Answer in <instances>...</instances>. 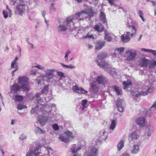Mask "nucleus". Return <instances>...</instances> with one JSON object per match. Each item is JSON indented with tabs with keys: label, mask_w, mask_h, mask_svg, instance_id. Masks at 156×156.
Listing matches in <instances>:
<instances>
[{
	"label": "nucleus",
	"mask_w": 156,
	"mask_h": 156,
	"mask_svg": "<svg viewBox=\"0 0 156 156\" xmlns=\"http://www.w3.org/2000/svg\"><path fill=\"white\" fill-rule=\"evenodd\" d=\"M122 99H119L117 101L116 104L117 106L122 105Z\"/></svg>",
	"instance_id": "49"
},
{
	"label": "nucleus",
	"mask_w": 156,
	"mask_h": 156,
	"mask_svg": "<svg viewBox=\"0 0 156 156\" xmlns=\"http://www.w3.org/2000/svg\"><path fill=\"white\" fill-rule=\"evenodd\" d=\"M36 82L38 84H41V80H38L37 79H36L35 80Z\"/></svg>",
	"instance_id": "59"
},
{
	"label": "nucleus",
	"mask_w": 156,
	"mask_h": 156,
	"mask_svg": "<svg viewBox=\"0 0 156 156\" xmlns=\"http://www.w3.org/2000/svg\"><path fill=\"white\" fill-rule=\"evenodd\" d=\"M71 51L69 50L67 51L66 52L65 54V59L66 61H67L68 60V56L69 54L70 53Z\"/></svg>",
	"instance_id": "45"
},
{
	"label": "nucleus",
	"mask_w": 156,
	"mask_h": 156,
	"mask_svg": "<svg viewBox=\"0 0 156 156\" xmlns=\"http://www.w3.org/2000/svg\"><path fill=\"white\" fill-rule=\"evenodd\" d=\"M124 146V142L123 141H121L117 145V148L118 151H119Z\"/></svg>",
	"instance_id": "34"
},
{
	"label": "nucleus",
	"mask_w": 156,
	"mask_h": 156,
	"mask_svg": "<svg viewBox=\"0 0 156 156\" xmlns=\"http://www.w3.org/2000/svg\"><path fill=\"white\" fill-rule=\"evenodd\" d=\"M84 38H93V37L92 35H91L89 34H87L86 36H85Z\"/></svg>",
	"instance_id": "54"
},
{
	"label": "nucleus",
	"mask_w": 156,
	"mask_h": 156,
	"mask_svg": "<svg viewBox=\"0 0 156 156\" xmlns=\"http://www.w3.org/2000/svg\"><path fill=\"white\" fill-rule=\"evenodd\" d=\"M73 91L78 93L82 92L84 94H86L87 93V91L83 90L81 87L80 89L77 86H73Z\"/></svg>",
	"instance_id": "19"
},
{
	"label": "nucleus",
	"mask_w": 156,
	"mask_h": 156,
	"mask_svg": "<svg viewBox=\"0 0 156 156\" xmlns=\"http://www.w3.org/2000/svg\"><path fill=\"white\" fill-rule=\"evenodd\" d=\"M26 138L27 136L23 134L21 135L19 138L22 140H23L24 139H26Z\"/></svg>",
	"instance_id": "56"
},
{
	"label": "nucleus",
	"mask_w": 156,
	"mask_h": 156,
	"mask_svg": "<svg viewBox=\"0 0 156 156\" xmlns=\"http://www.w3.org/2000/svg\"><path fill=\"white\" fill-rule=\"evenodd\" d=\"M99 134L100 137H101L102 139L105 140L107 137V133L105 130H102L99 133Z\"/></svg>",
	"instance_id": "27"
},
{
	"label": "nucleus",
	"mask_w": 156,
	"mask_h": 156,
	"mask_svg": "<svg viewBox=\"0 0 156 156\" xmlns=\"http://www.w3.org/2000/svg\"><path fill=\"white\" fill-rule=\"evenodd\" d=\"M99 17L100 20L103 23H105L106 21L105 14L102 11L100 12Z\"/></svg>",
	"instance_id": "25"
},
{
	"label": "nucleus",
	"mask_w": 156,
	"mask_h": 156,
	"mask_svg": "<svg viewBox=\"0 0 156 156\" xmlns=\"http://www.w3.org/2000/svg\"><path fill=\"white\" fill-rule=\"evenodd\" d=\"M118 111L120 112H122L124 110V107L122 106V105H120L117 106Z\"/></svg>",
	"instance_id": "47"
},
{
	"label": "nucleus",
	"mask_w": 156,
	"mask_h": 156,
	"mask_svg": "<svg viewBox=\"0 0 156 156\" xmlns=\"http://www.w3.org/2000/svg\"><path fill=\"white\" fill-rule=\"evenodd\" d=\"M55 69H47L45 71V73L44 76L42 77H45L46 78H51L54 77V75L55 74Z\"/></svg>",
	"instance_id": "9"
},
{
	"label": "nucleus",
	"mask_w": 156,
	"mask_h": 156,
	"mask_svg": "<svg viewBox=\"0 0 156 156\" xmlns=\"http://www.w3.org/2000/svg\"><path fill=\"white\" fill-rule=\"evenodd\" d=\"M46 12L45 11H44L42 13V15L43 16V17H44V18L45 17V15L46 14Z\"/></svg>",
	"instance_id": "64"
},
{
	"label": "nucleus",
	"mask_w": 156,
	"mask_h": 156,
	"mask_svg": "<svg viewBox=\"0 0 156 156\" xmlns=\"http://www.w3.org/2000/svg\"><path fill=\"white\" fill-rule=\"evenodd\" d=\"M85 12H86V13L88 14H92L94 13V11L91 8V7L88 8V9Z\"/></svg>",
	"instance_id": "42"
},
{
	"label": "nucleus",
	"mask_w": 156,
	"mask_h": 156,
	"mask_svg": "<svg viewBox=\"0 0 156 156\" xmlns=\"http://www.w3.org/2000/svg\"><path fill=\"white\" fill-rule=\"evenodd\" d=\"M40 154L41 153L38 152V148L36 147L34 148V151L30 152V153L27 154L26 156H32L33 155L35 156H41Z\"/></svg>",
	"instance_id": "17"
},
{
	"label": "nucleus",
	"mask_w": 156,
	"mask_h": 156,
	"mask_svg": "<svg viewBox=\"0 0 156 156\" xmlns=\"http://www.w3.org/2000/svg\"><path fill=\"white\" fill-rule=\"evenodd\" d=\"M140 145L135 144L133 145V148L131 151V153L133 154H136L140 151L139 147Z\"/></svg>",
	"instance_id": "21"
},
{
	"label": "nucleus",
	"mask_w": 156,
	"mask_h": 156,
	"mask_svg": "<svg viewBox=\"0 0 156 156\" xmlns=\"http://www.w3.org/2000/svg\"><path fill=\"white\" fill-rule=\"evenodd\" d=\"M57 28L58 32H64L68 29L66 26L61 24L58 26Z\"/></svg>",
	"instance_id": "24"
},
{
	"label": "nucleus",
	"mask_w": 156,
	"mask_h": 156,
	"mask_svg": "<svg viewBox=\"0 0 156 156\" xmlns=\"http://www.w3.org/2000/svg\"><path fill=\"white\" fill-rule=\"evenodd\" d=\"M61 65L62 67L70 69H75L76 68L75 66H74L71 64L70 65H65L63 63H61Z\"/></svg>",
	"instance_id": "35"
},
{
	"label": "nucleus",
	"mask_w": 156,
	"mask_h": 156,
	"mask_svg": "<svg viewBox=\"0 0 156 156\" xmlns=\"http://www.w3.org/2000/svg\"><path fill=\"white\" fill-rule=\"evenodd\" d=\"M141 50L142 51L152 53L154 55L156 56V51L150 49H146L144 48L141 49Z\"/></svg>",
	"instance_id": "31"
},
{
	"label": "nucleus",
	"mask_w": 156,
	"mask_h": 156,
	"mask_svg": "<svg viewBox=\"0 0 156 156\" xmlns=\"http://www.w3.org/2000/svg\"><path fill=\"white\" fill-rule=\"evenodd\" d=\"M15 68H16V69L12 71V77H13L14 76V72H15L18 69V67H17V66H16Z\"/></svg>",
	"instance_id": "60"
},
{
	"label": "nucleus",
	"mask_w": 156,
	"mask_h": 156,
	"mask_svg": "<svg viewBox=\"0 0 156 156\" xmlns=\"http://www.w3.org/2000/svg\"><path fill=\"white\" fill-rule=\"evenodd\" d=\"M98 0H90V1L89 2L90 3H94V4H96L98 3Z\"/></svg>",
	"instance_id": "55"
},
{
	"label": "nucleus",
	"mask_w": 156,
	"mask_h": 156,
	"mask_svg": "<svg viewBox=\"0 0 156 156\" xmlns=\"http://www.w3.org/2000/svg\"><path fill=\"white\" fill-rule=\"evenodd\" d=\"M125 55L127 56V60L129 62L133 61L137 55L136 53L132 50L126 51Z\"/></svg>",
	"instance_id": "7"
},
{
	"label": "nucleus",
	"mask_w": 156,
	"mask_h": 156,
	"mask_svg": "<svg viewBox=\"0 0 156 156\" xmlns=\"http://www.w3.org/2000/svg\"><path fill=\"white\" fill-rule=\"evenodd\" d=\"M47 118L46 116H39L37 121L39 122L41 125L43 126L45 125L47 121Z\"/></svg>",
	"instance_id": "10"
},
{
	"label": "nucleus",
	"mask_w": 156,
	"mask_h": 156,
	"mask_svg": "<svg viewBox=\"0 0 156 156\" xmlns=\"http://www.w3.org/2000/svg\"><path fill=\"white\" fill-rule=\"evenodd\" d=\"M34 131L36 133L44 134L46 133L45 131L42 130L38 127H37L35 129Z\"/></svg>",
	"instance_id": "30"
},
{
	"label": "nucleus",
	"mask_w": 156,
	"mask_h": 156,
	"mask_svg": "<svg viewBox=\"0 0 156 156\" xmlns=\"http://www.w3.org/2000/svg\"><path fill=\"white\" fill-rule=\"evenodd\" d=\"M27 8V6L24 4H19L16 7L17 11L15 12V13L21 15L25 11Z\"/></svg>",
	"instance_id": "8"
},
{
	"label": "nucleus",
	"mask_w": 156,
	"mask_h": 156,
	"mask_svg": "<svg viewBox=\"0 0 156 156\" xmlns=\"http://www.w3.org/2000/svg\"><path fill=\"white\" fill-rule=\"evenodd\" d=\"M156 109V101L153 103L152 105L149 108V111L153 110L154 111Z\"/></svg>",
	"instance_id": "40"
},
{
	"label": "nucleus",
	"mask_w": 156,
	"mask_h": 156,
	"mask_svg": "<svg viewBox=\"0 0 156 156\" xmlns=\"http://www.w3.org/2000/svg\"><path fill=\"white\" fill-rule=\"evenodd\" d=\"M104 39L108 42H110L112 41V34L107 31H105L104 33Z\"/></svg>",
	"instance_id": "20"
},
{
	"label": "nucleus",
	"mask_w": 156,
	"mask_h": 156,
	"mask_svg": "<svg viewBox=\"0 0 156 156\" xmlns=\"http://www.w3.org/2000/svg\"><path fill=\"white\" fill-rule=\"evenodd\" d=\"M98 149L95 147H93L90 150V156H98Z\"/></svg>",
	"instance_id": "23"
},
{
	"label": "nucleus",
	"mask_w": 156,
	"mask_h": 156,
	"mask_svg": "<svg viewBox=\"0 0 156 156\" xmlns=\"http://www.w3.org/2000/svg\"><path fill=\"white\" fill-rule=\"evenodd\" d=\"M127 25L131 30L132 33H130V32H127V34H124L121 36V40L124 43L130 41L129 35L131 37H133L135 35L136 32V30L133 24L131 23V24H129L128 23Z\"/></svg>",
	"instance_id": "3"
},
{
	"label": "nucleus",
	"mask_w": 156,
	"mask_h": 156,
	"mask_svg": "<svg viewBox=\"0 0 156 156\" xmlns=\"http://www.w3.org/2000/svg\"><path fill=\"white\" fill-rule=\"evenodd\" d=\"M85 11H83L78 13H77L76 15V18L79 20H83L85 17Z\"/></svg>",
	"instance_id": "18"
},
{
	"label": "nucleus",
	"mask_w": 156,
	"mask_h": 156,
	"mask_svg": "<svg viewBox=\"0 0 156 156\" xmlns=\"http://www.w3.org/2000/svg\"><path fill=\"white\" fill-rule=\"evenodd\" d=\"M114 90L116 92V94L118 95H121L122 94V91L121 88L119 87H117L115 86H114Z\"/></svg>",
	"instance_id": "32"
},
{
	"label": "nucleus",
	"mask_w": 156,
	"mask_h": 156,
	"mask_svg": "<svg viewBox=\"0 0 156 156\" xmlns=\"http://www.w3.org/2000/svg\"><path fill=\"white\" fill-rule=\"evenodd\" d=\"M97 65L100 68L104 69L105 71L112 75L113 77H115L114 76L116 74L115 69L112 68L111 65L104 61H99V60H97Z\"/></svg>",
	"instance_id": "2"
},
{
	"label": "nucleus",
	"mask_w": 156,
	"mask_h": 156,
	"mask_svg": "<svg viewBox=\"0 0 156 156\" xmlns=\"http://www.w3.org/2000/svg\"><path fill=\"white\" fill-rule=\"evenodd\" d=\"M105 41H99L96 44L95 49L98 50L101 49L105 44Z\"/></svg>",
	"instance_id": "16"
},
{
	"label": "nucleus",
	"mask_w": 156,
	"mask_h": 156,
	"mask_svg": "<svg viewBox=\"0 0 156 156\" xmlns=\"http://www.w3.org/2000/svg\"><path fill=\"white\" fill-rule=\"evenodd\" d=\"M152 84L151 83H146L144 87L145 91H142L141 93L138 92H133L132 93L133 98L136 99V98L140 97L141 94L144 96L147 95L148 93L152 92L153 90V88Z\"/></svg>",
	"instance_id": "1"
},
{
	"label": "nucleus",
	"mask_w": 156,
	"mask_h": 156,
	"mask_svg": "<svg viewBox=\"0 0 156 156\" xmlns=\"http://www.w3.org/2000/svg\"><path fill=\"white\" fill-rule=\"evenodd\" d=\"M87 101L86 100H83L82 101V105L83 109H84V108H86V107L85 106V105Z\"/></svg>",
	"instance_id": "48"
},
{
	"label": "nucleus",
	"mask_w": 156,
	"mask_h": 156,
	"mask_svg": "<svg viewBox=\"0 0 156 156\" xmlns=\"http://www.w3.org/2000/svg\"><path fill=\"white\" fill-rule=\"evenodd\" d=\"M28 79H18L17 80L19 84H22V88L24 90H28L30 87L27 83Z\"/></svg>",
	"instance_id": "6"
},
{
	"label": "nucleus",
	"mask_w": 156,
	"mask_h": 156,
	"mask_svg": "<svg viewBox=\"0 0 156 156\" xmlns=\"http://www.w3.org/2000/svg\"><path fill=\"white\" fill-rule=\"evenodd\" d=\"M20 88L19 86L15 83L11 87V90L12 92L15 93L19 90Z\"/></svg>",
	"instance_id": "22"
},
{
	"label": "nucleus",
	"mask_w": 156,
	"mask_h": 156,
	"mask_svg": "<svg viewBox=\"0 0 156 156\" xmlns=\"http://www.w3.org/2000/svg\"><path fill=\"white\" fill-rule=\"evenodd\" d=\"M11 3L12 4H13L14 5H15V3H16V1L14 0H10Z\"/></svg>",
	"instance_id": "62"
},
{
	"label": "nucleus",
	"mask_w": 156,
	"mask_h": 156,
	"mask_svg": "<svg viewBox=\"0 0 156 156\" xmlns=\"http://www.w3.org/2000/svg\"><path fill=\"white\" fill-rule=\"evenodd\" d=\"M106 56L107 54L105 52H99L98 54L97 57L98 60L104 59L106 58Z\"/></svg>",
	"instance_id": "28"
},
{
	"label": "nucleus",
	"mask_w": 156,
	"mask_h": 156,
	"mask_svg": "<svg viewBox=\"0 0 156 156\" xmlns=\"http://www.w3.org/2000/svg\"><path fill=\"white\" fill-rule=\"evenodd\" d=\"M48 87L47 86H45L43 89L42 90V92L44 93H46L48 91Z\"/></svg>",
	"instance_id": "50"
},
{
	"label": "nucleus",
	"mask_w": 156,
	"mask_h": 156,
	"mask_svg": "<svg viewBox=\"0 0 156 156\" xmlns=\"http://www.w3.org/2000/svg\"><path fill=\"white\" fill-rule=\"evenodd\" d=\"M37 71V69H32L30 72L29 75L33 77V76L35 75Z\"/></svg>",
	"instance_id": "38"
},
{
	"label": "nucleus",
	"mask_w": 156,
	"mask_h": 156,
	"mask_svg": "<svg viewBox=\"0 0 156 156\" xmlns=\"http://www.w3.org/2000/svg\"><path fill=\"white\" fill-rule=\"evenodd\" d=\"M136 122L140 127H142L145 126V119L143 117H140L136 119Z\"/></svg>",
	"instance_id": "12"
},
{
	"label": "nucleus",
	"mask_w": 156,
	"mask_h": 156,
	"mask_svg": "<svg viewBox=\"0 0 156 156\" xmlns=\"http://www.w3.org/2000/svg\"><path fill=\"white\" fill-rule=\"evenodd\" d=\"M124 48L123 47L116 48L114 54L116 58L119 57V55H121L123 52Z\"/></svg>",
	"instance_id": "15"
},
{
	"label": "nucleus",
	"mask_w": 156,
	"mask_h": 156,
	"mask_svg": "<svg viewBox=\"0 0 156 156\" xmlns=\"http://www.w3.org/2000/svg\"><path fill=\"white\" fill-rule=\"evenodd\" d=\"M96 74L94 71H92L90 73V76L91 78H96Z\"/></svg>",
	"instance_id": "52"
},
{
	"label": "nucleus",
	"mask_w": 156,
	"mask_h": 156,
	"mask_svg": "<svg viewBox=\"0 0 156 156\" xmlns=\"http://www.w3.org/2000/svg\"><path fill=\"white\" fill-rule=\"evenodd\" d=\"M139 137V135L135 132H133L129 136V141H135Z\"/></svg>",
	"instance_id": "11"
},
{
	"label": "nucleus",
	"mask_w": 156,
	"mask_h": 156,
	"mask_svg": "<svg viewBox=\"0 0 156 156\" xmlns=\"http://www.w3.org/2000/svg\"><path fill=\"white\" fill-rule=\"evenodd\" d=\"M94 29L98 32L99 34H100L99 33L104 31V27L101 23H99L95 25Z\"/></svg>",
	"instance_id": "14"
},
{
	"label": "nucleus",
	"mask_w": 156,
	"mask_h": 156,
	"mask_svg": "<svg viewBox=\"0 0 156 156\" xmlns=\"http://www.w3.org/2000/svg\"><path fill=\"white\" fill-rule=\"evenodd\" d=\"M108 1L111 6L114 5V0H108Z\"/></svg>",
	"instance_id": "58"
},
{
	"label": "nucleus",
	"mask_w": 156,
	"mask_h": 156,
	"mask_svg": "<svg viewBox=\"0 0 156 156\" xmlns=\"http://www.w3.org/2000/svg\"><path fill=\"white\" fill-rule=\"evenodd\" d=\"M75 137L74 134L69 130L64 132L59 137V139L65 143L69 141V138H73Z\"/></svg>",
	"instance_id": "5"
},
{
	"label": "nucleus",
	"mask_w": 156,
	"mask_h": 156,
	"mask_svg": "<svg viewBox=\"0 0 156 156\" xmlns=\"http://www.w3.org/2000/svg\"><path fill=\"white\" fill-rule=\"evenodd\" d=\"M156 66V61H154L153 62H151L149 65L150 68H153Z\"/></svg>",
	"instance_id": "41"
},
{
	"label": "nucleus",
	"mask_w": 156,
	"mask_h": 156,
	"mask_svg": "<svg viewBox=\"0 0 156 156\" xmlns=\"http://www.w3.org/2000/svg\"><path fill=\"white\" fill-rule=\"evenodd\" d=\"M52 128L55 130H57L59 129V127L56 124L52 125Z\"/></svg>",
	"instance_id": "46"
},
{
	"label": "nucleus",
	"mask_w": 156,
	"mask_h": 156,
	"mask_svg": "<svg viewBox=\"0 0 156 156\" xmlns=\"http://www.w3.org/2000/svg\"><path fill=\"white\" fill-rule=\"evenodd\" d=\"M25 106L22 104H19L17 107L18 110H21L25 108Z\"/></svg>",
	"instance_id": "43"
},
{
	"label": "nucleus",
	"mask_w": 156,
	"mask_h": 156,
	"mask_svg": "<svg viewBox=\"0 0 156 156\" xmlns=\"http://www.w3.org/2000/svg\"><path fill=\"white\" fill-rule=\"evenodd\" d=\"M73 17H72L70 16L66 19V24L68 25L69 27L70 26L71 23H72V20H73Z\"/></svg>",
	"instance_id": "33"
},
{
	"label": "nucleus",
	"mask_w": 156,
	"mask_h": 156,
	"mask_svg": "<svg viewBox=\"0 0 156 156\" xmlns=\"http://www.w3.org/2000/svg\"><path fill=\"white\" fill-rule=\"evenodd\" d=\"M80 148L76 144L72 145L71 147V151L73 153H76L80 150Z\"/></svg>",
	"instance_id": "26"
},
{
	"label": "nucleus",
	"mask_w": 156,
	"mask_h": 156,
	"mask_svg": "<svg viewBox=\"0 0 156 156\" xmlns=\"http://www.w3.org/2000/svg\"><path fill=\"white\" fill-rule=\"evenodd\" d=\"M47 152L48 155L49 156H53V154L51 148H49L48 149Z\"/></svg>",
	"instance_id": "44"
},
{
	"label": "nucleus",
	"mask_w": 156,
	"mask_h": 156,
	"mask_svg": "<svg viewBox=\"0 0 156 156\" xmlns=\"http://www.w3.org/2000/svg\"><path fill=\"white\" fill-rule=\"evenodd\" d=\"M55 74H56L58 75V77H64V73L60 72H57L55 70Z\"/></svg>",
	"instance_id": "37"
},
{
	"label": "nucleus",
	"mask_w": 156,
	"mask_h": 156,
	"mask_svg": "<svg viewBox=\"0 0 156 156\" xmlns=\"http://www.w3.org/2000/svg\"><path fill=\"white\" fill-rule=\"evenodd\" d=\"M150 62L151 61L150 60H148L145 58H143L140 61V66L142 67H146Z\"/></svg>",
	"instance_id": "13"
},
{
	"label": "nucleus",
	"mask_w": 156,
	"mask_h": 156,
	"mask_svg": "<svg viewBox=\"0 0 156 156\" xmlns=\"http://www.w3.org/2000/svg\"><path fill=\"white\" fill-rule=\"evenodd\" d=\"M23 97L22 96L18 95L15 97L14 100L17 101H20L23 100Z\"/></svg>",
	"instance_id": "39"
},
{
	"label": "nucleus",
	"mask_w": 156,
	"mask_h": 156,
	"mask_svg": "<svg viewBox=\"0 0 156 156\" xmlns=\"http://www.w3.org/2000/svg\"><path fill=\"white\" fill-rule=\"evenodd\" d=\"M122 156H129V155L126 152H125L123 153Z\"/></svg>",
	"instance_id": "61"
},
{
	"label": "nucleus",
	"mask_w": 156,
	"mask_h": 156,
	"mask_svg": "<svg viewBox=\"0 0 156 156\" xmlns=\"http://www.w3.org/2000/svg\"><path fill=\"white\" fill-rule=\"evenodd\" d=\"M138 13L139 14V16L143 15V12L141 10H139L138 11Z\"/></svg>",
	"instance_id": "63"
},
{
	"label": "nucleus",
	"mask_w": 156,
	"mask_h": 156,
	"mask_svg": "<svg viewBox=\"0 0 156 156\" xmlns=\"http://www.w3.org/2000/svg\"><path fill=\"white\" fill-rule=\"evenodd\" d=\"M106 82L105 79H93V80H91L90 81V90L93 93L97 92L98 89L97 84H104Z\"/></svg>",
	"instance_id": "4"
},
{
	"label": "nucleus",
	"mask_w": 156,
	"mask_h": 156,
	"mask_svg": "<svg viewBox=\"0 0 156 156\" xmlns=\"http://www.w3.org/2000/svg\"><path fill=\"white\" fill-rule=\"evenodd\" d=\"M36 67L38 68L39 69H44V67L43 66H41L39 65H37L36 66H32V67Z\"/></svg>",
	"instance_id": "51"
},
{
	"label": "nucleus",
	"mask_w": 156,
	"mask_h": 156,
	"mask_svg": "<svg viewBox=\"0 0 156 156\" xmlns=\"http://www.w3.org/2000/svg\"><path fill=\"white\" fill-rule=\"evenodd\" d=\"M122 84L124 85V89L128 87H131L132 86L131 83L129 80H128L126 82L123 81Z\"/></svg>",
	"instance_id": "29"
},
{
	"label": "nucleus",
	"mask_w": 156,
	"mask_h": 156,
	"mask_svg": "<svg viewBox=\"0 0 156 156\" xmlns=\"http://www.w3.org/2000/svg\"><path fill=\"white\" fill-rule=\"evenodd\" d=\"M16 64V62L13 61L12 62L11 64V67L12 68H13L15 65Z\"/></svg>",
	"instance_id": "57"
},
{
	"label": "nucleus",
	"mask_w": 156,
	"mask_h": 156,
	"mask_svg": "<svg viewBox=\"0 0 156 156\" xmlns=\"http://www.w3.org/2000/svg\"><path fill=\"white\" fill-rule=\"evenodd\" d=\"M116 122L115 120H112L110 125V129L113 130L115 127Z\"/></svg>",
	"instance_id": "36"
},
{
	"label": "nucleus",
	"mask_w": 156,
	"mask_h": 156,
	"mask_svg": "<svg viewBox=\"0 0 156 156\" xmlns=\"http://www.w3.org/2000/svg\"><path fill=\"white\" fill-rule=\"evenodd\" d=\"M3 14L4 16V17L6 19L8 17V12L5 11H3Z\"/></svg>",
	"instance_id": "53"
}]
</instances>
